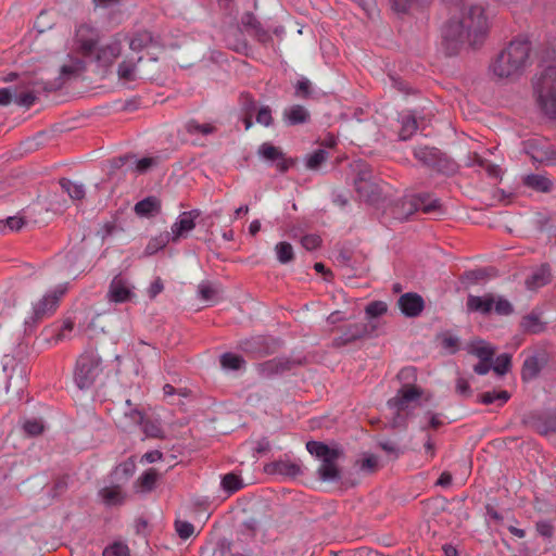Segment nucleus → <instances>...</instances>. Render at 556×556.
I'll use <instances>...</instances> for the list:
<instances>
[{"label": "nucleus", "instance_id": "obj_10", "mask_svg": "<svg viewBox=\"0 0 556 556\" xmlns=\"http://www.w3.org/2000/svg\"><path fill=\"white\" fill-rule=\"evenodd\" d=\"M22 88H15L11 91L9 88L0 89V104L7 105L11 102L12 98H14L15 102L18 105L29 108L35 101L34 90L30 88V78L28 76L24 77L22 80Z\"/></svg>", "mask_w": 556, "mask_h": 556}, {"label": "nucleus", "instance_id": "obj_2", "mask_svg": "<svg viewBox=\"0 0 556 556\" xmlns=\"http://www.w3.org/2000/svg\"><path fill=\"white\" fill-rule=\"evenodd\" d=\"M489 29L488 20L481 7H471L466 16L459 22H451L443 29V40L450 53L456 50L458 43L467 41L477 46L485 37Z\"/></svg>", "mask_w": 556, "mask_h": 556}, {"label": "nucleus", "instance_id": "obj_27", "mask_svg": "<svg viewBox=\"0 0 556 556\" xmlns=\"http://www.w3.org/2000/svg\"><path fill=\"white\" fill-rule=\"evenodd\" d=\"M153 42V38L149 31H138L130 39L129 46L134 51H141Z\"/></svg>", "mask_w": 556, "mask_h": 556}, {"label": "nucleus", "instance_id": "obj_16", "mask_svg": "<svg viewBox=\"0 0 556 556\" xmlns=\"http://www.w3.org/2000/svg\"><path fill=\"white\" fill-rule=\"evenodd\" d=\"M399 306L405 316L416 317L422 312L425 303L419 294L409 292L400 296Z\"/></svg>", "mask_w": 556, "mask_h": 556}, {"label": "nucleus", "instance_id": "obj_3", "mask_svg": "<svg viewBox=\"0 0 556 556\" xmlns=\"http://www.w3.org/2000/svg\"><path fill=\"white\" fill-rule=\"evenodd\" d=\"M397 379L403 386L397 394L388 402V405L395 415L394 425L400 426L419 404L422 391L415 384L417 379L415 367L409 366L401 369L397 374Z\"/></svg>", "mask_w": 556, "mask_h": 556}, {"label": "nucleus", "instance_id": "obj_51", "mask_svg": "<svg viewBox=\"0 0 556 556\" xmlns=\"http://www.w3.org/2000/svg\"><path fill=\"white\" fill-rule=\"evenodd\" d=\"M74 320L71 318H66L63 320L62 326L56 334V341H61L66 338V334L70 333L74 329Z\"/></svg>", "mask_w": 556, "mask_h": 556}, {"label": "nucleus", "instance_id": "obj_55", "mask_svg": "<svg viewBox=\"0 0 556 556\" xmlns=\"http://www.w3.org/2000/svg\"><path fill=\"white\" fill-rule=\"evenodd\" d=\"M536 371V366L533 361H526L522 369V376L523 378H530L532 377Z\"/></svg>", "mask_w": 556, "mask_h": 556}, {"label": "nucleus", "instance_id": "obj_30", "mask_svg": "<svg viewBox=\"0 0 556 556\" xmlns=\"http://www.w3.org/2000/svg\"><path fill=\"white\" fill-rule=\"evenodd\" d=\"M157 480V472L155 469L147 470L138 480V486L142 492L151 491Z\"/></svg>", "mask_w": 556, "mask_h": 556}, {"label": "nucleus", "instance_id": "obj_38", "mask_svg": "<svg viewBox=\"0 0 556 556\" xmlns=\"http://www.w3.org/2000/svg\"><path fill=\"white\" fill-rule=\"evenodd\" d=\"M215 129V126L210 123L200 124L198 122L191 121L187 124V130L190 134L208 135L214 132Z\"/></svg>", "mask_w": 556, "mask_h": 556}, {"label": "nucleus", "instance_id": "obj_29", "mask_svg": "<svg viewBox=\"0 0 556 556\" xmlns=\"http://www.w3.org/2000/svg\"><path fill=\"white\" fill-rule=\"evenodd\" d=\"M277 258L280 263L286 264L293 260V248L288 242H279L275 248Z\"/></svg>", "mask_w": 556, "mask_h": 556}, {"label": "nucleus", "instance_id": "obj_64", "mask_svg": "<svg viewBox=\"0 0 556 556\" xmlns=\"http://www.w3.org/2000/svg\"><path fill=\"white\" fill-rule=\"evenodd\" d=\"M486 170H488V173H489V175H490V176H492V177H498L500 168H498L497 166H494V165H488Z\"/></svg>", "mask_w": 556, "mask_h": 556}, {"label": "nucleus", "instance_id": "obj_35", "mask_svg": "<svg viewBox=\"0 0 556 556\" xmlns=\"http://www.w3.org/2000/svg\"><path fill=\"white\" fill-rule=\"evenodd\" d=\"M357 463L359 468L366 472H375L379 469V459L374 454H364Z\"/></svg>", "mask_w": 556, "mask_h": 556}, {"label": "nucleus", "instance_id": "obj_43", "mask_svg": "<svg viewBox=\"0 0 556 556\" xmlns=\"http://www.w3.org/2000/svg\"><path fill=\"white\" fill-rule=\"evenodd\" d=\"M199 293L202 300L206 302L214 301L217 296V289L211 283L204 282L199 286Z\"/></svg>", "mask_w": 556, "mask_h": 556}, {"label": "nucleus", "instance_id": "obj_61", "mask_svg": "<svg viewBox=\"0 0 556 556\" xmlns=\"http://www.w3.org/2000/svg\"><path fill=\"white\" fill-rule=\"evenodd\" d=\"M508 531H509L513 535H515V536H517V538H520V539H521V538H523V536L526 535L525 530L519 529V528H517V527H515V526H509V527H508Z\"/></svg>", "mask_w": 556, "mask_h": 556}, {"label": "nucleus", "instance_id": "obj_45", "mask_svg": "<svg viewBox=\"0 0 556 556\" xmlns=\"http://www.w3.org/2000/svg\"><path fill=\"white\" fill-rule=\"evenodd\" d=\"M175 529L181 539H188L193 534L194 528L190 522L177 520L175 522Z\"/></svg>", "mask_w": 556, "mask_h": 556}, {"label": "nucleus", "instance_id": "obj_36", "mask_svg": "<svg viewBox=\"0 0 556 556\" xmlns=\"http://www.w3.org/2000/svg\"><path fill=\"white\" fill-rule=\"evenodd\" d=\"M388 311V306L382 301H374L370 302L366 308L365 313L368 318H377L379 316H382Z\"/></svg>", "mask_w": 556, "mask_h": 556}, {"label": "nucleus", "instance_id": "obj_37", "mask_svg": "<svg viewBox=\"0 0 556 556\" xmlns=\"http://www.w3.org/2000/svg\"><path fill=\"white\" fill-rule=\"evenodd\" d=\"M61 185L72 199L80 200L84 198L85 190H84L83 186L74 184L70 180H62Z\"/></svg>", "mask_w": 556, "mask_h": 556}, {"label": "nucleus", "instance_id": "obj_49", "mask_svg": "<svg viewBox=\"0 0 556 556\" xmlns=\"http://www.w3.org/2000/svg\"><path fill=\"white\" fill-rule=\"evenodd\" d=\"M256 121L264 126H269L273 121L270 109L268 106L261 108L256 114Z\"/></svg>", "mask_w": 556, "mask_h": 556}, {"label": "nucleus", "instance_id": "obj_8", "mask_svg": "<svg viewBox=\"0 0 556 556\" xmlns=\"http://www.w3.org/2000/svg\"><path fill=\"white\" fill-rule=\"evenodd\" d=\"M439 207L437 201H430L421 195H406L401 201L389 207V214L399 220L408 218L418 211L430 213Z\"/></svg>", "mask_w": 556, "mask_h": 556}, {"label": "nucleus", "instance_id": "obj_50", "mask_svg": "<svg viewBox=\"0 0 556 556\" xmlns=\"http://www.w3.org/2000/svg\"><path fill=\"white\" fill-rule=\"evenodd\" d=\"M321 239L316 235H307L302 238V244L307 250H315L320 245Z\"/></svg>", "mask_w": 556, "mask_h": 556}, {"label": "nucleus", "instance_id": "obj_31", "mask_svg": "<svg viewBox=\"0 0 556 556\" xmlns=\"http://www.w3.org/2000/svg\"><path fill=\"white\" fill-rule=\"evenodd\" d=\"M25 222L22 217L11 216L5 220H0V233L4 235L8 231L20 230L24 226Z\"/></svg>", "mask_w": 556, "mask_h": 556}, {"label": "nucleus", "instance_id": "obj_53", "mask_svg": "<svg viewBox=\"0 0 556 556\" xmlns=\"http://www.w3.org/2000/svg\"><path fill=\"white\" fill-rule=\"evenodd\" d=\"M163 282L160 278H156L150 286L148 293L151 299L155 298L163 291Z\"/></svg>", "mask_w": 556, "mask_h": 556}, {"label": "nucleus", "instance_id": "obj_59", "mask_svg": "<svg viewBox=\"0 0 556 556\" xmlns=\"http://www.w3.org/2000/svg\"><path fill=\"white\" fill-rule=\"evenodd\" d=\"M298 92L302 94H307L309 90V81L308 80H300L296 85Z\"/></svg>", "mask_w": 556, "mask_h": 556}, {"label": "nucleus", "instance_id": "obj_25", "mask_svg": "<svg viewBox=\"0 0 556 556\" xmlns=\"http://www.w3.org/2000/svg\"><path fill=\"white\" fill-rule=\"evenodd\" d=\"M525 184L539 191H549L552 181L543 175H529L525 178Z\"/></svg>", "mask_w": 556, "mask_h": 556}, {"label": "nucleus", "instance_id": "obj_62", "mask_svg": "<svg viewBox=\"0 0 556 556\" xmlns=\"http://www.w3.org/2000/svg\"><path fill=\"white\" fill-rule=\"evenodd\" d=\"M261 229V223L258 220H253L249 226V231L252 236H255Z\"/></svg>", "mask_w": 556, "mask_h": 556}, {"label": "nucleus", "instance_id": "obj_39", "mask_svg": "<svg viewBox=\"0 0 556 556\" xmlns=\"http://www.w3.org/2000/svg\"><path fill=\"white\" fill-rule=\"evenodd\" d=\"M241 103L245 106V116L243 118L245 129H249L252 126V111H253V98L250 94L241 96Z\"/></svg>", "mask_w": 556, "mask_h": 556}, {"label": "nucleus", "instance_id": "obj_4", "mask_svg": "<svg viewBox=\"0 0 556 556\" xmlns=\"http://www.w3.org/2000/svg\"><path fill=\"white\" fill-rule=\"evenodd\" d=\"M530 41L526 37L511 40L491 65L492 73L500 78L519 75L529 59Z\"/></svg>", "mask_w": 556, "mask_h": 556}, {"label": "nucleus", "instance_id": "obj_21", "mask_svg": "<svg viewBox=\"0 0 556 556\" xmlns=\"http://www.w3.org/2000/svg\"><path fill=\"white\" fill-rule=\"evenodd\" d=\"M283 116L289 124L295 125L305 123L308 119L309 114L304 106L292 105L289 109L285 110Z\"/></svg>", "mask_w": 556, "mask_h": 556}, {"label": "nucleus", "instance_id": "obj_48", "mask_svg": "<svg viewBox=\"0 0 556 556\" xmlns=\"http://www.w3.org/2000/svg\"><path fill=\"white\" fill-rule=\"evenodd\" d=\"M24 429L30 435H38L43 431V425L39 419H31L24 424Z\"/></svg>", "mask_w": 556, "mask_h": 556}, {"label": "nucleus", "instance_id": "obj_47", "mask_svg": "<svg viewBox=\"0 0 556 556\" xmlns=\"http://www.w3.org/2000/svg\"><path fill=\"white\" fill-rule=\"evenodd\" d=\"M118 75L124 80L135 79V65L132 63L123 62L118 68Z\"/></svg>", "mask_w": 556, "mask_h": 556}, {"label": "nucleus", "instance_id": "obj_18", "mask_svg": "<svg viewBox=\"0 0 556 556\" xmlns=\"http://www.w3.org/2000/svg\"><path fill=\"white\" fill-rule=\"evenodd\" d=\"M161 208V202L155 197H148L141 201H139L135 205V213L138 216L148 217L154 214H157Z\"/></svg>", "mask_w": 556, "mask_h": 556}, {"label": "nucleus", "instance_id": "obj_34", "mask_svg": "<svg viewBox=\"0 0 556 556\" xmlns=\"http://www.w3.org/2000/svg\"><path fill=\"white\" fill-rule=\"evenodd\" d=\"M416 129H417V124H416V119L413 116L407 115V116L403 117L402 127L400 130V138L402 140L409 139L413 136V134L416 131Z\"/></svg>", "mask_w": 556, "mask_h": 556}, {"label": "nucleus", "instance_id": "obj_11", "mask_svg": "<svg viewBox=\"0 0 556 556\" xmlns=\"http://www.w3.org/2000/svg\"><path fill=\"white\" fill-rule=\"evenodd\" d=\"M467 352L477 356L480 361L475 366V371L479 375L486 374L491 368V359L495 350L485 341L476 339L467 345Z\"/></svg>", "mask_w": 556, "mask_h": 556}, {"label": "nucleus", "instance_id": "obj_20", "mask_svg": "<svg viewBox=\"0 0 556 556\" xmlns=\"http://www.w3.org/2000/svg\"><path fill=\"white\" fill-rule=\"evenodd\" d=\"M397 13H409L427 5L431 0H389Z\"/></svg>", "mask_w": 556, "mask_h": 556}, {"label": "nucleus", "instance_id": "obj_28", "mask_svg": "<svg viewBox=\"0 0 556 556\" xmlns=\"http://www.w3.org/2000/svg\"><path fill=\"white\" fill-rule=\"evenodd\" d=\"M415 156L428 165H434L438 159V150L434 148L421 147L415 150Z\"/></svg>", "mask_w": 556, "mask_h": 556}, {"label": "nucleus", "instance_id": "obj_15", "mask_svg": "<svg viewBox=\"0 0 556 556\" xmlns=\"http://www.w3.org/2000/svg\"><path fill=\"white\" fill-rule=\"evenodd\" d=\"M258 154L267 161L276 162V167L281 173L287 172L294 165L292 159L287 157L279 148L269 142H265L258 148Z\"/></svg>", "mask_w": 556, "mask_h": 556}, {"label": "nucleus", "instance_id": "obj_63", "mask_svg": "<svg viewBox=\"0 0 556 556\" xmlns=\"http://www.w3.org/2000/svg\"><path fill=\"white\" fill-rule=\"evenodd\" d=\"M340 320H342V316H341V313L340 312H334L332 313L329 317H328V321L329 324L331 325H336L337 323H339Z\"/></svg>", "mask_w": 556, "mask_h": 556}, {"label": "nucleus", "instance_id": "obj_56", "mask_svg": "<svg viewBox=\"0 0 556 556\" xmlns=\"http://www.w3.org/2000/svg\"><path fill=\"white\" fill-rule=\"evenodd\" d=\"M162 457H163V454L160 451L155 450V451L146 453L142 456V460H144L147 463H155V462L162 459Z\"/></svg>", "mask_w": 556, "mask_h": 556}, {"label": "nucleus", "instance_id": "obj_1", "mask_svg": "<svg viewBox=\"0 0 556 556\" xmlns=\"http://www.w3.org/2000/svg\"><path fill=\"white\" fill-rule=\"evenodd\" d=\"M98 40L99 34L96 28L88 24L78 26L68 53L70 63L64 64L61 68L64 78L76 76L85 71L87 62L93 60V48ZM119 52V45L114 42L99 49L94 60L99 66L108 67L113 64Z\"/></svg>", "mask_w": 556, "mask_h": 556}, {"label": "nucleus", "instance_id": "obj_40", "mask_svg": "<svg viewBox=\"0 0 556 556\" xmlns=\"http://www.w3.org/2000/svg\"><path fill=\"white\" fill-rule=\"evenodd\" d=\"M327 159L324 150H317L306 159V167L309 169H317Z\"/></svg>", "mask_w": 556, "mask_h": 556}, {"label": "nucleus", "instance_id": "obj_42", "mask_svg": "<svg viewBox=\"0 0 556 556\" xmlns=\"http://www.w3.org/2000/svg\"><path fill=\"white\" fill-rule=\"evenodd\" d=\"M441 343L445 350H447L451 353H454L459 345L458 339L454 337L450 332H444L441 334Z\"/></svg>", "mask_w": 556, "mask_h": 556}, {"label": "nucleus", "instance_id": "obj_24", "mask_svg": "<svg viewBox=\"0 0 556 556\" xmlns=\"http://www.w3.org/2000/svg\"><path fill=\"white\" fill-rule=\"evenodd\" d=\"M510 399V394L505 391H489L484 392L480 395L481 403L489 405L493 403H498V405H504Z\"/></svg>", "mask_w": 556, "mask_h": 556}, {"label": "nucleus", "instance_id": "obj_44", "mask_svg": "<svg viewBox=\"0 0 556 556\" xmlns=\"http://www.w3.org/2000/svg\"><path fill=\"white\" fill-rule=\"evenodd\" d=\"M522 326L527 331L533 333L540 332L543 329V324L538 317L532 315L523 318Z\"/></svg>", "mask_w": 556, "mask_h": 556}, {"label": "nucleus", "instance_id": "obj_41", "mask_svg": "<svg viewBox=\"0 0 556 556\" xmlns=\"http://www.w3.org/2000/svg\"><path fill=\"white\" fill-rule=\"evenodd\" d=\"M510 366V356L507 354H502L496 357L495 363L493 365V370L497 375H504L508 371Z\"/></svg>", "mask_w": 556, "mask_h": 556}, {"label": "nucleus", "instance_id": "obj_9", "mask_svg": "<svg viewBox=\"0 0 556 556\" xmlns=\"http://www.w3.org/2000/svg\"><path fill=\"white\" fill-rule=\"evenodd\" d=\"M467 307L471 312H479L482 314H486L492 311L500 315H508L511 313V305L507 300L495 298L493 295H470L467 300Z\"/></svg>", "mask_w": 556, "mask_h": 556}, {"label": "nucleus", "instance_id": "obj_6", "mask_svg": "<svg viewBox=\"0 0 556 556\" xmlns=\"http://www.w3.org/2000/svg\"><path fill=\"white\" fill-rule=\"evenodd\" d=\"M538 103L542 112L556 118V65L546 67L534 86Z\"/></svg>", "mask_w": 556, "mask_h": 556}, {"label": "nucleus", "instance_id": "obj_52", "mask_svg": "<svg viewBox=\"0 0 556 556\" xmlns=\"http://www.w3.org/2000/svg\"><path fill=\"white\" fill-rule=\"evenodd\" d=\"M156 163L154 157H143L137 162V170L139 173H144L147 169L152 167Z\"/></svg>", "mask_w": 556, "mask_h": 556}, {"label": "nucleus", "instance_id": "obj_19", "mask_svg": "<svg viewBox=\"0 0 556 556\" xmlns=\"http://www.w3.org/2000/svg\"><path fill=\"white\" fill-rule=\"evenodd\" d=\"M551 269L547 265H542L533 271L528 278L527 286L531 290L539 289L551 281Z\"/></svg>", "mask_w": 556, "mask_h": 556}, {"label": "nucleus", "instance_id": "obj_14", "mask_svg": "<svg viewBox=\"0 0 556 556\" xmlns=\"http://www.w3.org/2000/svg\"><path fill=\"white\" fill-rule=\"evenodd\" d=\"M200 215L201 212L199 210L182 212L172 225L173 241H178L180 238L186 237L195 227V222Z\"/></svg>", "mask_w": 556, "mask_h": 556}, {"label": "nucleus", "instance_id": "obj_5", "mask_svg": "<svg viewBox=\"0 0 556 556\" xmlns=\"http://www.w3.org/2000/svg\"><path fill=\"white\" fill-rule=\"evenodd\" d=\"M101 356L94 350H87L81 353L75 365V384L84 390L91 388L103 374Z\"/></svg>", "mask_w": 556, "mask_h": 556}, {"label": "nucleus", "instance_id": "obj_23", "mask_svg": "<svg viewBox=\"0 0 556 556\" xmlns=\"http://www.w3.org/2000/svg\"><path fill=\"white\" fill-rule=\"evenodd\" d=\"M100 495L103 502L108 505H118L124 502V494L119 486H108L100 491Z\"/></svg>", "mask_w": 556, "mask_h": 556}, {"label": "nucleus", "instance_id": "obj_12", "mask_svg": "<svg viewBox=\"0 0 556 556\" xmlns=\"http://www.w3.org/2000/svg\"><path fill=\"white\" fill-rule=\"evenodd\" d=\"M67 290L68 285L64 283L48 292L35 306L36 317L43 318L52 315L56 311L60 301L66 294Z\"/></svg>", "mask_w": 556, "mask_h": 556}, {"label": "nucleus", "instance_id": "obj_46", "mask_svg": "<svg viewBox=\"0 0 556 556\" xmlns=\"http://www.w3.org/2000/svg\"><path fill=\"white\" fill-rule=\"evenodd\" d=\"M143 432L147 437L151 438H161L162 437V429L157 422L153 421H143L142 424Z\"/></svg>", "mask_w": 556, "mask_h": 556}, {"label": "nucleus", "instance_id": "obj_57", "mask_svg": "<svg viewBox=\"0 0 556 556\" xmlns=\"http://www.w3.org/2000/svg\"><path fill=\"white\" fill-rule=\"evenodd\" d=\"M425 450H426L428 460H432L435 456V446H434V442L432 441L431 438H429L426 441Z\"/></svg>", "mask_w": 556, "mask_h": 556}, {"label": "nucleus", "instance_id": "obj_22", "mask_svg": "<svg viewBox=\"0 0 556 556\" xmlns=\"http://www.w3.org/2000/svg\"><path fill=\"white\" fill-rule=\"evenodd\" d=\"M366 333V328L357 325H350L343 336L334 338L336 345H344L353 340L362 338Z\"/></svg>", "mask_w": 556, "mask_h": 556}, {"label": "nucleus", "instance_id": "obj_58", "mask_svg": "<svg viewBox=\"0 0 556 556\" xmlns=\"http://www.w3.org/2000/svg\"><path fill=\"white\" fill-rule=\"evenodd\" d=\"M451 481H452L451 473L444 471L441 473L440 478L438 479V484L442 485V486H446L451 483Z\"/></svg>", "mask_w": 556, "mask_h": 556}, {"label": "nucleus", "instance_id": "obj_60", "mask_svg": "<svg viewBox=\"0 0 556 556\" xmlns=\"http://www.w3.org/2000/svg\"><path fill=\"white\" fill-rule=\"evenodd\" d=\"M442 420L439 418V416L437 415H430L429 416V427L432 428V429H438L439 427L442 426Z\"/></svg>", "mask_w": 556, "mask_h": 556}, {"label": "nucleus", "instance_id": "obj_7", "mask_svg": "<svg viewBox=\"0 0 556 556\" xmlns=\"http://www.w3.org/2000/svg\"><path fill=\"white\" fill-rule=\"evenodd\" d=\"M306 450L313 456L321 460V465L318 469L319 476L324 480L336 479L339 475V469L336 464L342 452L338 447H330L323 442L308 441L306 443Z\"/></svg>", "mask_w": 556, "mask_h": 556}, {"label": "nucleus", "instance_id": "obj_26", "mask_svg": "<svg viewBox=\"0 0 556 556\" xmlns=\"http://www.w3.org/2000/svg\"><path fill=\"white\" fill-rule=\"evenodd\" d=\"M244 364L243 357L235 353H225L220 356V365L224 369L238 370Z\"/></svg>", "mask_w": 556, "mask_h": 556}, {"label": "nucleus", "instance_id": "obj_13", "mask_svg": "<svg viewBox=\"0 0 556 556\" xmlns=\"http://www.w3.org/2000/svg\"><path fill=\"white\" fill-rule=\"evenodd\" d=\"M134 291L129 281L122 275L115 276L109 287L108 300L113 303H125L132 299Z\"/></svg>", "mask_w": 556, "mask_h": 556}, {"label": "nucleus", "instance_id": "obj_32", "mask_svg": "<svg viewBox=\"0 0 556 556\" xmlns=\"http://www.w3.org/2000/svg\"><path fill=\"white\" fill-rule=\"evenodd\" d=\"M222 485L225 491L233 493L242 488V480L238 475L227 473L222 480Z\"/></svg>", "mask_w": 556, "mask_h": 556}, {"label": "nucleus", "instance_id": "obj_17", "mask_svg": "<svg viewBox=\"0 0 556 556\" xmlns=\"http://www.w3.org/2000/svg\"><path fill=\"white\" fill-rule=\"evenodd\" d=\"M264 471L268 475H279L285 477H295L301 472L298 463L289 459H279L264 466Z\"/></svg>", "mask_w": 556, "mask_h": 556}, {"label": "nucleus", "instance_id": "obj_33", "mask_svg": "<svg viewBox=\"0 0 556 556\" xmlns=\"http://www.w3.org/2000/svg\"><path fill=\"white\" fill-rule=\"evenodd\" d=\"M103 556H129L130 552L127 544L123 542H113L108 545L102 553Z\"/></svg>", "mask_w": 556, "mask_h": 556}, {"label": "nucleus", "instance_id": "obj_54", "mask_svg": "<svg viewBox=\"0 0 556 556\" xmlns=\"http://www.w3.org/2000/svg\"><path fill=\"white\" fill-rule=\"evenodd\" d=\"M456 391L462 395H468L470 393L469 382L465 378H458L456 381Z\"/></svg>", "mask_w": 556, "mask_h": 556}]
</instances>
